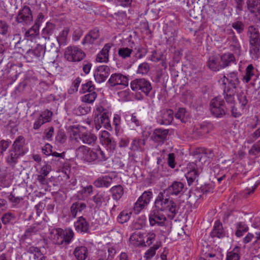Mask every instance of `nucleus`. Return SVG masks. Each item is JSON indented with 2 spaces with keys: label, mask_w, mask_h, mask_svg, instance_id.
<instances>
[{
  "label": "nucleus",
  "mask_w": 260,
  "mask_h": 260,
  "mask_svg": "<svg viewBox=\"0 0 260 260\" xmlns=\"http://www.w3.org/2000/svg\"><path fill=\"white\" fill-rule=\"evenodd\" d=\"M154 206L158 210L168 212V216L170 219H173L177 213L176 204L169 194L164 191L158 193Z\"/></svg>",
  "instance_id": "obj_1"
},
{
  "label": "nucleus",
  "mask_w": 260,
  "mask_h": 260,
  "mask_svg": "<svg viewBox=\"0 0 260 260\" xmlns=\"http://www.w3.org/2000/svg\"><path fill=\"white\" fill-rule=\"evenodd\" d=\"M247 36L249 43V53L253 59L258 58L260 48V33L253 25L247 27Z\"/></svg>",
  "instance_id": "obj_2"
},
{
  "label": "nucleus",
  "mask_w": 260,
  "mask_h": 260,
  "mask_svg": "<svg viewBox=\"0 0 260 260\" xmlns=\"http://www.w3.org/2000/svg\"><path fill=\"white\" fill-rule=\"evenodd\" d=\"M71 138L77 142L82 141L83 143L89 145H94L97 141L96 136L92 133L82 132L79 130L72 131Z\"/></svg>",
  "instance_id": "obj_3"
},
{
  "label": "nucleus",
  "mask_w": 260,
  "mask_h": 260,
  "mask_svg": "<svg viewBox=\"0 0 260 260\" xmlns=\"http://www.w3.org/2000/svg\"><path fill=\"white\" fill-rule=\"evenodd\" d=\"M210 110L212 114L216 117H221L226 113L224 102L218 97H216L211 100Z\"/></svg>",
  "instance_id": "obj_4"
},
{
  "label": "nucleus",
  "mask_w": 260,
  "mask_h": 260,
  "mask_svg": "<svg viewBox=\"0 0 260 260\" xmlns=\"http://www.w3.org/2000/svg\"><path fill=\"white\" fill-rule=\"evenodd\" d=\"M85 56V53L81 49L75 46L68 47L64 52L65 58L70 61H79Z\"/></svg>",
  "instance_id": "obj_5"
},
{
  "label": "nucleus",
  "mask_w": 260,
  "mask_h": 260,
  "mask_svg": "<svg viewBox=\"0 0 260 260\" xmlns=\"http://www.w3.org/2000/svg\"><path fill=\"white\" fill-rule=\"evenodd\" d=\"M131 87L134 91L141 90L148 95L152 89L151 83L144 78L136 79L131 82Z\"/></svg>",
  "instance_id": "obj_6"
},
{
  "label": "nucleus",
  "mask_w": 260,
  "mask_h": 260,
  "mask_svg": "<svg viewBox=\"0 0 260 260\" xmlns=\"http://www.w3.org/2000/svg\"><path fill=\"white\" fill-rule=\"evenodd\" d=\"M152 197V193L150 191H145L138 198L133 207L135 213H139L150 202Z\"/></svg>",
  "instance_id": "obj_7"
},
{
  "label": "nucleus",
  "mask_w": 260,
  "mask_h": 260,
  "mask_svg": "<svg viewBox=\"0 0 260 260\" xmlns=\"http://www.w3.org/2000/svg\"><path fill=\"white\" fill-rule=\"evenodd\" d=\"M155 235L153 233H150L147 234H141L140 232L134 233L129 238V241L134 244L135 241L139 242L140 243H146L148 246L151 245L152 241L155 239Z\"/></svg>",
  "instance_id": "obj_8"
},
{
  "label": "nucleus",
  "mask_w": 260,
  "mask_h": 260,
  "mask_svg": "<svg viewBox=\"0 0 260 260\" xmlns=\"http://www.w3.org/2000/svg\"><path fill=\"white\" fill-rule=\"evenodd\" d=\"M111 87L121 85L126 87L128 85V78L120 73H114L111 75L107 83Z\"/></svg>",
  "instance_id": "obj_9"
},
{
  "label": "nucleus",
  "mask_w": 260,
  "mask_h": 260,
  "mask_svg": "<svg viewBox=\"0 0 260 260\" xmlns=\"http://www.w3.org/2000/svg\"><path fill=\"white\" fill-rule=\"evenodd\" d=\"M160 210H158L155 208L151 212L149 215V220L150 224L154 226L156 224L158 226H164L166 221L165 215L160 213Z\"/></svg>",
  "instance_id": "obj_10"
},
{
  "label": "nucleus",
  "mask_w": 260,
  "mask_h": 260,
  "mask_svg": "<svg viewBox=\"0 0 260 260\" xmlns=\"http://www.w3.org/2000/svg\"><path fill=\"white\" fill-rule=\"evenodd\" d=\"M100 141L103 145H106L107 150L109 152H113L116 148V144L114 139L111 138L110 133L106 131H103L102 133Z\"/></svg>",
  "instance_id": "obj_11"
},
{
  "label": "nucleus",
  "mask_w": 260,
  "mask_h": 260,
  "mask_svg": "<svg viewBox=\"0 0 260 260\" xmlns=\"http://www.w3.org/2000/svg\"><path fill=\"white\" fill-rule=\"evenodd\" d=\"M33 20L32 15L30 8L25 6L20 10L16 17V20L18 23L30 24Z\"/></svg>",
  "instance_id": "obj_12"
},
{
  "label": "nucleus",
  "mask_w": 260,
  "mask_h": 260,
  "mask_svg": "<svg viewBox=\"0 0 260 260\" xmlns=\"http://www.w3.org/2000/svg\"><path fill=\"white\" fill-rule=\"evenodd\" d=\"M169 132L168 129L156 128L153 131L151 139L156 143L163 144L168 140Z\"/></svg>",
  "instance_id": "obj_13"
},
{
  "label": "nucleus",
  "mask_w": 260,
  "mask_h": 260,
  "mask_svg": "<svg viewBox=\"0 0 260 260\" xmlns=\"http://www.w3.org/2000/svg\"><path fill=\"white\" fill-rule=\"evenodd\" d=\"M110 74V69L107 66H101L97 68L94 74L95 81L102 83L106 80Z\"/></svg>",
  "instance_id": "obj_14"
},
{
  "label": "nucleus",
  "mask_w": 260,
  "mask_h": 260,
  "mask_svg": "<svg viewBox=\"0 0 260 260\" xmlns=\"http://www.w3.org/2000/svg\"><path fill=\"white\" fill-rule=\"evenodd\" d=\"M25 144L24 138L20 136L15 139L11 149L23 155L26 151Z\"/></svg>",
  "instance_id": "obj_15"
},
{
  "label": "nucleus",
  "mask_w": 260,
  "mask_h": 260,
  "mask_svg": "<svg viewBox=\"0 0 260 260\" xmlns=\"http://www.w3.org/2000/svg\"><path fill=\"white\" fill-rule=\"evenodd\" d=\"M59 48L60 44L58 39H53L49 41L46 46L45 47V52L49 55L57 57Z\"/></svg>",
  "instance_id": "obj_16"
},
{
  "label": "nucleus",
  "mask_w": 260,
  "mask_h": 260,
  "mask_svg": "<svg viewBox=\"0 0 260 260\" xmlns=\"http://www.w3.org/2000/svg\"><path fill=\"white\" fill-rule=\"evenodd\" d=\"M45 48L43 45L37 44L35 47H31L27 50L26 54L31 57L40 58L44 56L45 53Z\"/></svg>",
  "instance_id": "obj_17"
},
{
  "label": "nucleus",
  "mask_w": 260,
  "mask_h": 260,
  "mask_svg": "<svg viewBox=\"0 0 260 260\" xmlns=\"http://www.w3.org/2000/svg\"><path fill=\"white\" fill-rule=\"evenodd\" d=\"M112 45L107 43L105 45L102 50L97 54L96 61L99 62H107L109 61V53Z\"/></svg>",
  "instance_id": "obj_18"
},
{
  "label": "nucleus",
  "mask_w": 260,
  "mask_h": 260,
  "mask_svg": "<svg viewBox=\"0 0 260 260\" xmlns=\"http://www.w3.org/2000/svg\"><path fill=\"white\" fill-rule=\"evenodd\" d=\"M212 238H223L225 236V233L223 230L222 224L219 220H216L214 222L213 228L210 233Z\"/></svg>",
  "instance_id": "obj_19"
},
{
  "label": "nucleus",
  "mask_w": 260,
  "mask_h": 260,
  "mask_svg": "<svg viewBox=\"0 0 260 260\" xmlns=\"http://www.w3.org/2000/svg\"><path fill=\"white\" fill-rule=\"evenodd\" d=\"M184 184L180 181H174L168 188L163 190L167 194L177 195L182 191Z\"/></svg>",
  "instance_id": "obj_20"
},
{
  "label": "nucleus",
  "mask_w": 260,
  "mask_h": 260,
  "mask_svg": "<svg viewBox=\"0 0 260 260\" xmlns=\"http://www.w3.org/2000/svg\"><path fill=\"white\" fill-rule=\"evenodd\" d=\"M99 30L94 28L90 30L88 34L85 36L82 44L83 45H85L86 44H92L97 39H99Z\"/></svg>",
  "instance_id": "obj_21"
},
{
  "label": "nucleus",
  "mask_w": 260,
  "mask_h": 260,
  "mask_svg": "<svg viewBox=\"0 0 260 260\" xmlns=\"http://www.w3.org/2000/svg\"><path fill=\"white\" fill-rule=\"evenodd\" d=\"M236 89L234 87H231L230 86H225L223 91L224 98L228 103L234 104L235 102V95L236 92Z\"/></svg>",
  "instance_id": "obj_22"
},
{
  "label": "nucleus",
  "mask_w": 260,
  "mask_h": 260,
  "mask_svg": "<svg viewBox=\"0 0 260 260\" xmlns=\"http://www.w3.org/2000/svg\"><path fill=\"white\" fill-rule=\"evenodd\" d=\"M220 56H212L208 60V67L213 71H219L222 68Z\"/></svg>",
  "instance_id": "obj_23"
},
{
  "label": "nucleus",
  "mask_w": 260,
  "mask_h": 260,
  "mask_svg": "<svg viewBox=\"0 0 260 260\" xmlns=\"http://www.w3.org/2000/svg\"><path fill=\"white\" fill-rule=\"evenodd\" d=\"M11 175L6 170H0V185L3 187H9L11 184Z\"/></svg>",
  "instance_id": "obj_24"
},
{
  "label": "nucleus",
  "mask_w": 260,
  "mask_h": 260,
  "mask_svg": "<svg viewBox=\"0 0 260 260\" xmlns=\"http://www.w3.org/2000/svg\"><path fill=\"white\" fill-rule=\"evenodd\" d=\"M190 170L186 174L185 177L187 180L188 183L190 184L192 183L198 176L199 174L198 170L196 169L197 165L194 163L190 164Z\"/></svg>",
  "instance_id": "obj_25"
},
{
  "label": "nucleus",
  "mask_w": 260,
  "mask_h": 260,
  "mask_svg": "<svg viewBox=\"0 0 260 260\" xmlns=\"http://www.w3.org/2000/svg\"><path fill=\"white\" fill-rule=\"evenodd\" d=\"M223 78L224 79L223 80V84H226V83L224 81V80L226 79L229 82L228 86H230L231 87H234V89H236L237 86L239 83L237 74L233 72L228 75L227 77L224 76Z\"/></svg>",
  "instance_id": "obj_26"
},
{
  "label": "nucleus",
  "mask_w": 260,
  "mask_h": 260,
  "mask_svg": "<svg viewBox=\"0 0 260 260\" xmlns=\"http://www.w3.org/2000/svg\"><path fill=\"white\" fill-rule=\"evenodd\" d=\"M222 68H225L231 64L232 63H235V57L234 55L231 53H225L220 56Z\"/></svg>",
  "instance_id": "obj_27"
},
{
  "label": "nucleus",
  "mask_w": 260,
  "mask_h": 260,
  "mask_svg": "<svg viewBox=\"0 0 260 260\" xmlns=\"http://www.w3.org/2000/svg\"><path fill=\"white\" fill-rule=\"evenodd\" d=\"M9 153V154L6 158V161L8 165L12 167H14L18 162V158L22 155L12 149L10 150Z\"/></svg>",
  "instance_id": "obj_28"
},
{
  "label": "nucleus",
  "mask_w": 260,
  "mask_h": 260,
  "mask_svg": "<svg viewBox=\"0 0 260 260\" xmlns=\"http://www.w3.org/2000/svg\"><path fill=\"white\" fill-rule=\"evenodd\" d=\"M74 254L78 260H85L88 255V250L85 246H78L75 248Z\"/></svg>",
  "instance_id": "obj_29"
},
{
  "label": "nucleus",
  "mask_w": 260,
  "mask_h": 260,
  "mask_svg": "<svg viewBox=\"0 0 260 260\" xmlns=\"http://www.w3.org/2000/svg\"><path fill=\"white\" fill-rule=\"evenodd\" d=\"M76 230L79 232H87L88 230V224L86 220L82 217H79V219L75 223Z\"/></svg>",
  "instance_id": "obj_30"
},
{
  "label": "nucleus",
  "mask_w": 260,
  "mask_h": 260,
  "mask_svg": "<svg viewBox=\"0 0 260 260\" xmlns=\"http://www.w3.org/2000/svg\"><path fill=\"white\" fill-rule=\"evenodd\" d=\"M89 151V148L84 145L80 146L76 150V156L79 159L87 161Z\"/></svg>",
  "instance_id": "obj_31"
},
{
  "label": "nucleus",
  "mask_w": 260,
  "mask_h": 260,
  "mask_svg": "<svg viewBox=\"0 0 260 260\" xmlns=\"http://www.w3.org/2000/svg\"><path fill=\"white\" fill-rule=\"evenodd\" d=\"M145 145V139L135 138L132 143L131 149L132 150H144V146Z\"/></svg>",
  "instance_id": "obj_32"
},
{
  "label": "nucleus",
  "mask_w": 260,
  "mask_h": 260,
  "mask_svg": "<svg viewBox=\"0 0 260 260\" xmlns=\"http://www.w3.org/2000/svg\"><path fill=\"white\" fill-rule=\"evenodd\" d=\"M55 29V25L52 23L47 22L46 27L42 30L43 37L45 39H49V36L52 35Z\"/></svg>",
  "instance_id": "obj_33"
},
{
  "label": "nucleus",
  "mask_w": 260,
  "mask_h": 260,
  "mask_svg": "<svg viewBox=\"0 0 260 260\" xmlns=\"http://www.w3.org/2000/svg\"><path fill=\"white\" fill-rule=\"evenodd\" d=\"M27 252L34 255V258L38 260H47L46 256L43 255L41 250L35 246H30L27 250Z\"/></svg>",
  "instance_id": "obj_34"
},
{
  "label": "nucleus",
  "mask_w": 260,
  "mask_h": 260,
  "mask_svg": "<svg viewBox=\"0 0 260 260\" xmlns=\"http://www.w3.org/2000/svg\"><path fill=\"white\" fill-rule=\"evenodd\" d=\"M112 179L107 176L99 178L94 182V185L97 187H108L111 183Z\"/></svg>",
  "instance_id": "obj_35"
},
{
  "label": "nucleus",
  "mask_w": 260,
  "mask_h": 260,
  "mask_svg": "<svg viewBox=\"0 0 260 260\" xmlns=\"http://www.w3.org/2000/svg\"><path fill=\"white\" fill-rule=\"evenodd\" d=\"M39 34V27L38 25L34 24L30 28L26 31L25 34V37L27 38V43L29 44L30 42L29 41L32 38H35L36 36H38Z\"/></svg>",
  "instance_id": "obj_36"
},
{
  "label": "nucleus",
  "mask_w": 260,
  "mask_h": 260,
  "mask_svg": "<svg viewBox=\"0 0 260 260\" xmlns=\"http://www.w3.org/2000/svg\"><path fill=\"white\" fill-rule=\"evenodd\" d=\"M246 4L248 10L252 14L260 8V0H247Z\"/></svg>",
  "instance_id": "obj_37"
},
{
  "label": "nucleus",
  "mask_w": 260,
  "mask_h": 260,
  "mask_svg": "<svg viewBox=\"0 0 260 260\" xmlns=\"http://www.w3.org/2000/svg\"><path fill=\"white\" fill-rule=\"evenodd\" d=\"M110 190L113 199L115 200L120 199L123 194V188L120 185L113 186Z\"/></svg>",
  "instance_id": "obj_38"
},
{
  "label": "nucleus",
  "mask_w": 260,
  "mask_h": 260,
  "mask_svg": "<svg viewBox=\"0 0 260 260\" xmlns=\"http://www.w3.org/2000/svg\"><path fill=\"white\" fill-rule=\"evenodd\" d=\"M86 208V205L83 203L76 202L72 204L71 207V212L73 217H75L78 212H81Z\"/></svg>",
  "instance_id": "obj_39"
},
{
  "label": "nucleus",
  "mask_w": 260,
  "mask_h": 260,
  "mask_svg": "<svg viewBox=\"0 0 260 260\" xmlns=\"http://www.w3.org/2000/svg\"><path fill=\"white\" fill-rule=\"evenodd\" d=\"M173 119V111L168 109L163 113L162 119L160 123L161 124H169Z\"/></svg>",
  "instance_id": "obj_40"
},
{
  "label": "nucleus",
  "mask_w": 260,
  "mask_h": 260,
  "mask_svg": "<svg viewBox=\"0 0 260 260\" xmlns=\"http://www.w3.org/2000/svg\"><path fill=\"white\" fill-rule=\"evenodd\" d=\"M100 122L104 127L108 130L112 129L108 115L106 112H104L99 118Z\"/></svg>",
  "instance_id": "obj_41"
},
{
  "label": "nucleus",
  "mask_w": 260,
  "mask_h": 260,
  "mask_svg": "<svg viewBox=\"0 0 260 260\" xmlns=\"http://www.w3.org/2000/svg\"><path fill=\"white\" fill-rule=\"evenodd\" d=\"M240 250L239 247H235L232 251L228 252L226 260H239Z\"/></svg>",
  "instance_id": "obj_42"
},
{
  "label": "nucleus",
  "mask_w": 260,
  "mask_h": 260,
  "mask_svg": "<svg viewBox=\"0 0 260 260\" xmlns=\"http://www.w3.org/2000/svg\"><path fill=\"white\" fill-rule=\"evenodd\" d=\"M254 75V69L253 65L252 64H249L246 69V73L243 79L246 83H248Z\"/></svg>",
  "instance_id": "obj_43"
},
{
  "label": "nucleus",
  "mask_w": 260,
  "mask_h": 260,
  "mask_svg": "<svg viewBox=\"0 0 260 260\" xmlns=\"http://www.w3.org/2000/svg\"><path fill=\"white\" fill-rule=\"evenodd\" d=\"M237 231L236 235L238 237H241L243 235V233H245L248 231V226L244 222H239L236 225Z\"/></svg>",
  "instance_id": "obj_44"
},
{
  "label": "nucleus",
  "mask_w": 260,
  "mask_h": 260,
  "mask_svg": "<svg viewBox=\"0 0 260 260\" xmlns=\"http://www.w3.org/2000/svg\"><path fill=\"white\" fill-rule=\"evenodd\" d=\"M132 214L131 210H123L118 216V221L121 223H125L128 221Z\"/></svg>",
  "instance_id": "obj_45"
},
{
  "label": "nucleus",
  "mask_w": 260,
  "mask_h": 260,
  "mask_svg": "<svg viewBox=\"0 0 260 260\" xmlns=\"http://www.w3.org/2000/svg\"><path fill=\"white\" fill-rule=\"evenodd\" d=\"M97 97V93L94 91L88 92L82 97V101L84 103L91 104Z\"/></svg>",
  "instance_id": "obj_46"
},
{
  "label": "nucleus",
  "mask_w": 260,
  "mask_h": 260,
  "mask_svg": "<svg viewBox=\"0 0 260 260\" xmlns=\"http://www.w3.org/2000/svg\"><path fill=\"white\" fill-rule=\"evenodd\" d=\"M133 52V49L128 47H122L118 49V54L123 59L129 57Z\"/></svg>",
  "instance_id": "obj_47"
},
{
  "label": "nucleus",
  "mask_w": 260,
  "mask_h": 260,
  "mask_svg": "<svg viewBox=\"0 0 260 260\" xmlns=\"http://www.w3.org/2000/svg\"><path fill=\"white\" fill-rule=\"evenodd\" d=\"M39 223H35L30 226L25 232L24 236L26 237H29L32 234H36L39 232L41 228L40 227Z\"/></svg>",
  "instance_id": "obj_48"
},
{
  "label": "nucleus",
  "mask_w": 260,
  "mask_h": 260,
  "mask_svg": "<svg viewBox=\"0 0 260 260\" xmlns=\"http://www.w3.org/2000/svg\"><path fill=\"white\" fill-rule=\"evenodd\" d=\"M94 150L96 160L104 161L106 160L108 158V154H106L103 150H102L99 146L94 148Z\"/></svg>",
  "instance_id": "obj_49"
},
{
  "label": "nucleus",
  "mask_w": 260,
  "mask_h": 260,
  "mask_svg": "<svg viewBox=\"0 0 260 260\" xmlns=\"http://www.w3.org/2000/svg\"><path fill=\"white\" fill-rule=\"evenodd\" d=\"M208 154H212V151L207 150L205 148H198L196 149L194 155L196 156L197 158L200 161L203 155L207 156Z\"/></svg>",
  "instance_id": "obj_50"
},
{
  "label": "nucleus",
  "mask_w": 260,
  "mask_h": 260,
  "mask_svg": "<svg viewBox=\"0 0 260 260\" xmlns=\"http://www.w3.org/2000/svg\"><path fill=\"white\" fill-rule=\"evenodd\" d=\"M15 215L11 212L5 213L1 217V220L4 224H8L15 219Z\"/></svg>",
  "instance_id": "obj_51"
},
{
  "label": "nucleus",
  "mask_w": 260,
  "mask_h": 260,
  "mask_svg": "<svg viewBox=\"0 0 260 260\" xmlns=\"http://www.w3.org/2000/svg\"><path fill=\"white\" fill-rule=\"evenodd\" d=\"M94 89L95 87L91 81H89L82 85V92L83 93L90 92L94 91Z\"/></svg>",
  "instance_id": "obj_52"
},
{
  "label": "nucleus",
  "mask_w": 260,
  "mask_h": 260,
  "mask_svg": "<svg viewBox=\"0 0 260 260\" xmlns=\"http://www.w3.org/2000/svg\"><path fill=\"white\" fill-rule=\"evenodd\" d=\"M232 26L238 34H241L243 32L245 25L242 21H237L232 23Z\"/></svg>",
  "instance_id": "obj_53"
},
{
  "label": "nucleus",
  "mask_w": 260,
  "mask_h": 260,
  "mask_svg": "<svg viewBox=\"0 0 260 260\" xmlns=\"http://www.w3.org/2000/svg\"><path fill=\"white\" fill-rule=\"evenodd\" d=\"M53 113L48 110H46L42 112L40 117L43 119L45 123L50 122L51 120Z\"/></svg>",
  "instance_id": "obj_54"
},
{
  "label": "nucleus",
  "mask_w": 260,
  "mask_h": 260,
  "mask_svg": "<svg viewBox=\"0 0 260 260\" xmlns=\"http://www.w3.org/2000/svg\"><path fill=\"white\" fill-rule=\"evenodd\" d=\"M150 70V67L148 63L143 62L140 64L138 67L137 73L142 75L147 74Z\"/></svg>",
  "instance_id": "obj_55"
},
{
  "label": "nucleus",
  "mask_w": 260,
  "mask_h": 260,
  "mask_svg": "<svg viewBox=\"0 0 260 260\" xmlns=\"http://www.w3.org/2000/svg\"><path fill=\"white\" fill-rule=\"evenodd\" d=\"M53 240L54 242H55L56 244H62L64 242V238H63L62 232H59V231H57V233L54 235Z\"/></svg>",
  "instance_id": "obj_56"
},
{
  "label": "nucleus",
  "mask_w": 260,
  "mask_h": 260,
  "mask_svg": "<svg viewBox=\"0 0 260 260\" xmlns=\"http://www.w3.org/2000/svg\"><path fill=\"white\" fill-rule=\"evenodd\" d=\"M159 245L157 244L154 245L150 247L145 253V257L146 259H149L152 257L155 254L156 250L159 248Z\"/></svg>",
  "instance_id": "obj_57"
},
{
  "label": "nucleus",
  "mask_w": 260,
  "mask_h": 260,
  "mask_svg": "<svg viewBox=\"0 0 260 260\" xmlns=\"http://www.w3.org/2000/svg\"><path fill=\"white\" fill-rule=\"evenodd\" d=\"M208 132L207 127L205 125L197 126L194 130V133H197L199 136H203Z\"/></svg>",
  "instance_id": "obj_58"
},
{
  "label": "nucleus",
  "mask_w": 260,
  "mask_h": 260,
  "mask_svg": "<svg viewBox=\"0 0 260 260\" xmlns=\"http://www.w3.org/2000/svg\"><path fill=\"white\" fill-rule=\"evenodd\" d=\"M9 29V25L6 21L0 20V34L5 36L8 32Z\"/></svg>",
  "instance_id": "obj_59"
},
{
  "label": "nucleus",
  "mask_w": 260,
  "mask_h": 260,
  "mask_svg": "<svg viewBox=\"0 0 260 260\" xmlns=\"http://www.w3.org/2000/svg\"><path fill=\"white\" fill-rule=\"evenodd\" d=\"M81 80L79 77L76 78V79L73 81L72 86L69 90L70 93H73L78 91V88L81 83Z\"/></svg>",
  "instance_id": "obj_60"
},
{
  "label": "nucleus",
  "mask_w": 260,
  "mask_h": 260,
  "mask_svg": "<svg viewBox=\"0 0 260 260\" xmlns=\"http://www.w3.org/2000/svg\"><path fill=\"white\" fill-rule=\"evenodd\" d=\"M67 140V137L63 131L59 130L57 132L56 140L60 144H63Z\"/></svg>",
  "instance_id": "obj_61"
},
{
  "label": "nucleus",
  "mask_w": 260,
  "mask_h": 260,
  "mask_svg": "<svg viewBox=\"0 0 260 260\" xmlns=\"http://www.w3.org/2000/svg\"><path fill=\"white\" fill-rule=\"evenodd\" d=\"M62 234L63 235V238H64V243L66 244H69L74 237V233L73 231L69 230L66 231L65 234L63 233H62Z\"/></svg>",
  "instance_id": "obj_62"
},
{
  "label": "nucleus",
  "mask_w": 260,
  "mask_h": 260,
  "mask_svg": "<svg viewBox=\"0 0 260 260\" xmlns=\"http://www.w3.org/2000/svg\"><path fill=\"white\" fill-rule=\"evenodd\" d=\"M238 99L242 106H245L247 104L248 100L243 92L242 91L238 94Z\"/></svg>",
  "instance_id": "obj_63"
},
{
  "label": "nucleus",
  "mask_w": 260,
  "mask_h": 260,
  "mask_svg": "<svg viewBox=\"0 0 260 260\" xmlns=\"http://www.w3.org/2000/svg\"><path fill=\"white\" fill-rule=\"evenodd\" d=\"M260 152V141L255 143L249 150V153L256 154Z\"/></svg>",
  "instance_id": "obj_64"
}]
</instances>
